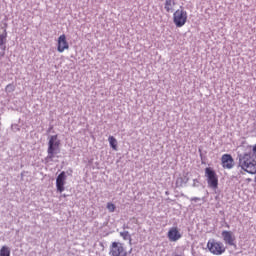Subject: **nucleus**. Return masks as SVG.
I'll list each match as a JSON object with an SVG mask.
<instances>
[{
	"label": "nucleus",
	"instance_id": "aec40b11",
	"mask_svg": "<svg viewBox=\"0 0 256 256\" xmlns=\"http://www.w3.org/2000/svg\"><path fill=\"white\" fill-rule=\"evenodd\" d=\"M192 187H201V176H198V178L193 179Z\"/></svg>",
	"mask_w": 256,
	"mask_h": 256
},
{
	"label": "nucleus",
	"instance_id": "5701e85b",
	"mask_svg": "<svg viewBox=\"0 0 256 256\" xmlns=\"http://www.w3.org/2000/svg\"><path fill=\"white\" fill-rule=\"evenodd\" d=\"M11 129H12V131H14V133H17V131H21L19 124H12Z\"/></svg>",
	"mask_w": 256,
	"mask_h": 256
},
{
	"label": "nucleus",
	"instance_id": "4be33fe9",
	"mask_svg": "<svg viewBox=\"0 0 256 256\" xmlns=\"http://www.w3.org/2000/svg\"><path fill=\"white\" fill-rule=\"evenodd\" d=\"M182 178L184 179V183L187 185L189 183V172H183Z\"/></svg>",
	"mask_w": 256,
	"mask_h": 256
},
{
	"label": "nucleus",
	"instance_id": "39448f33",
	"mask_svg": "<svg viewBox=\"0 0 256 256\" xmlns=\"http://www.w3.org/2000/svg\"><path fill=\"white\" fill-rule=\"evenodd\" d=\"M109 255L111 256H127L129 253L125 250V244L121 242H112L110 245Z\"/></svg>",
	"mask_w": 256,
	"mask_h": 256
},
{
	"label": "nucleus",
	"instance_id": "e433bc0d",
	"mask_svg": "<svg viewBox=\"0 0 256 256\" xmlns=\"http://www.w3.org/2000/svg\"><path fill=\"white\" fill-rule=\"evenodd\" d=\"M89 163H93V160H90Z\"/></svg>",
	"mask_w": 256,
	"mask_h": 256
},
{
	"label": "nucleus",
	"instance_id": "2f4dec72",
	"mask_svg": "<svg viewBox=\"0 0 256 256\" xmlns=\"http://www.w3.org/2000/svg\"><path fill=\"white\" fill-rule=\"evenodd\" d=\"M123 229H129V226H125V225H124V226H123Z\"/></svg>",
	"mask_w": 256,
	"mask_h": 256
},
{
	"label": "nucleus",
	"instance_id": "ddd939ff",
	"mask_svg": "<svg viewBox=\"0 0 256 256\" xmlns=\"http://www.w3.org/2000/svg\"><path fill=\"white\" fill-rule=\"evenodd\" d=\"M108 141L111 149H113V151H117V138L115 136H109Z\"/></svg>",
	"mask_w": 256,
	"mask_h": 256
},
{
	"label": "nucleus",
	"instance_id": "20e7f679",
	"mask_svg": "<svg viewBox=\"0 0 256 256\" xmlns=\"http://www.w3.org/2000/svg\"><path fill=\"white\" fill-rule=\"evenodd\" d=\"M180 9L173 13V23L176 27H183L187 23V11L183 10V6H180Z\"/></svg>",
	"mask_w": 256,
	"mask_h": 256
},
{
	"label": "nucleus",
	"instance_id": "72a5a7b5",
	"mask_svg": "<svg viewBox=\"0 0 256 256\" xmlns=\"http://www.w3.org/2000/svg\"><path fill=\"white\" fill-rule=\"evenodd\" d=\"M226 227H227V229H229V227H230L229 224L226 223Z\"/></svg>",
	"mask_w": 256,
	"mask_h": 256
},
{
	"label": "nucleus",
	"instance_id": "9b49d317",
	"mask_svg": "<svg viewBox=\"0 0 256 256\" xmlns=\"http://www.w3.org/2000/svg\"><path fill=\"white\" fill-rule=\"evenodd\" d=\"M65 49H69V42H67V36L62 34L58 37L57 51L58 53H63Z\"/></svg>",
	"mask_w": 256,
	"mask_h": 256
},
{
	"label": "nucleus",
	"instance_id": "4c0bfd02",
	"mask_svg": "<svg viewBox=\"0 0 256 256\" xmlns=\"http://www.w3.org/2000/svg\"><path fill=\"white\" fill-rule=\"evenodd\" d=\"M129 245H132V242H131V241H129Z\"/></svg>",
	"mask_w": 256,
	"mask_h": 256
},
{
	"label": "nucleus",
	"instance_id": "6ab92c4d",
	"mask_svg": "<svg viewBox=\"0 0 256 256\" xmlns=\"http://www.w3.org/2000/svg\"><path fill=\"white\" fill-rule=\"evenodd\" d=\"M106 209H108L109 213H115V209H117V206H115L113 202H108L106 205Z\"/></svg>",
	"mask_w": 256,
	"mask_h": 256
},
{
	"label": "nucleus",
	"instance_id": "a211bd4d",
	"mask_svg": "<svg viewBox=\"0 0 256 256\" xmlns=\"http://www.w3.org/2000/svg\"><path fill=\"white\" fill-rule=\"evenodd\" d=\"M198 153H200L201 165H207V156L203 154L201 148L198 149Z\"/></svg>",
	"mask_w": 256,
	"mask_h": 256
},
{
	"label": "nucleus",
	"instance_id": "f257e3e1",
	"mask_svg": "<svg viewBox=\"0 0 256 256\" xmlns=\"http://www.w3.org/2000/svg\"><path fill=\"white\" fill-rule=\"evenodd\" d=\"M237 159L239 161L238 168L241 167L242 171H245L250 175H256V160L253 158L251 150L243 154H238Z\"/></svg>",
	"mask_w": 256,
	"mask_h": 256
},
{
	"label": "nucleus",
	"instance_id": "7c9ffc66",
	"mask_svg": "<svg viewBox=\"0 0 256 256\" xmlns=\"http://www.w3.org/2000/svg\"><path fill=\"white\" fill-rule=\"evenodd\" d=\"M253 131H256V122L252 124Z\"/></svg>",
	"mask_w": 256,
	"mask_h": 256
},
{
	"label": "nucleus",
	"instance_id": "2eb2a0df",
	"mask_svg": "<svg viewBox=\"0 0 256 256\" xmlns=\"http://www.w3.org/2000/svg\"><path fill=\"white\" fill-rule=\"evenodd\" d=\"M185 184V180L183 178V176H179L176 178V182H175V187L176 188H181V187H184Z\"/></svg>",
	"mask_w": 256,
	"mask_h": 256
},
{
	"label": "nucleus",
	"instance_id": "c85d7f7f",
	"mask_svg": "<svg viewBox=\"0 0 256 256\" xmlns=\"http://www.w3.org/2000/svg\"><path fill=\"white\" fill-rule=\"evenodd\" d=\"M9 25L7 24V22H5L4 23V26L2 27V29H4V31H7V27H8Z\"/></svg>",
	"mask_w": 256,
	"mask_h": 256
},
{
	"label": "nucleus",
	"instance_id": "f3484780",
	"mask_svg": "<svg viewBox=\"0 0 256 256\" xmlns=\"http://www.w3.org/2000/svg\"><path fill=\"white\" fill-rule=\"evenodd\" d=\"M0 45H7V30H3V33L0 34Z\"/></svg>",
	"mask_w": 256,
	"mask_h": 256
},
{
	"label": "nucleus",
	"instance_id": "bb28decb",
	"mask_svg": "<svg viewBox=\"0 0 256 256\" xmlns=\"http://www.w3.org/2000/svg\"><path fill=\"white\" fill-rule=\"evenodd\" d=\"M0 48H1V50L2 51H6V49H7V45L6 44H4V45H0Z\"/></svg>",
	"mask_w": 256,
	"mask_h": 256
},
{
	"label": "nucleus",
	"instance_id": "1a4fd4ad",
	"mask_svg": "<svg viewBox=\"0 0 256 256\" xmlns=\"http://www.w3.org/2000/svg\"><path fill=\"white\" fill-rule=\"evenodd\" d=\"M221 163L224 169H233V167H235V159H233L231 154H223Z\"/></svg>",
	"mask_w": 256,
	"mask_h": 256
},
{
	"label": "nucleus",
	"instance_id": "9d476101",
	"mask_svg": "<svg viewBox=\"0 0 256 256\" xmlns=\"http://www.w3.org/2000/svg\"><path fill=\"white\" fill-rule=\"evenodd\" d=\"M167 237H168L169 241L175 243L176 241H179V239H181V237H183V235H181V232H179V228L172 227L169 229V231L167 233Z\"/></svg>",
	"mask_w": 256,
	"mask_h": 256
},
{
	"label": "nucleus",
	"instance_id": "473e14b6",
	"mask_svg": "<svg viewBox=\"0 0 256 256\" xmlns=\"http://www.w3.org/2000/svg\"><path fill=\"white\" fill-rule=\"evenodd\" d=\"M62 197H64V198H65V197H68V196H67L66 194H63V195H62Z\"/></svg>",
	"mask_w": 256,
	"mask_h": 256
},
{
	"label": "nucleus",
	"instance_id": "a878e982",
	"mask_svg": "<svg viewBox=\"0 0 256 256\" xmlns=\"http://www.w3.org/2000/svg\"><path fill=\"white\" fill-rule=\"evenodd\" d=\"M190 201H194V203H197V201H201V198L193 197V198L190 199Z\"/></svg>",
	"mask_w": 256,
	"mask_h": 256
},
{
	"label": "nucleus",
	"instance_id": "dca6fc26",
	"mask_svg": "<svg viewBox=\"0 0 256 256\" xmlns=\"http://www.w3.org/2000/svg\"><path fill=\"white\" fill-rule=\"evenodd\" d=\"M120 237L123 238L124 241H133V238H131V234H129V231L120 232Z\"/></svg>",
	"mask_w": 256,
	"mask_h": 256
},
{
	"label": "nucleus",
	"instance_id": "0eeeda50",
	"mask_svg": "<svg viewBox=\"0 0 256 256\" xmlns=\"http://www.w3.org/2000/svg\"><path fill=\"white\" fill-rule=\"evenodd\" d=\"M221 235L226 245H229L230 247H234V249H237V243H235L236 238L233 232L224 230L222 231Z\"/></svg>",
	"mask_w": 256,
	"mask_h": 256
},
{
	"label": "nucleus",
	"instance_id": "c9c22d12",
	"mask_svg": "<svg viewBox=\"0 0 256 256\" xmlns=\"http://www.w3.org/2000/svg\"><path fill=\"white\" fill-rule=\"evenodd\" d=\"M166 195H169V191H166Z\"/></svg>",
	"mask_w": 256,
	"mask_h": 256
},
{
	"label": "nucleus",
	"instance_id": "f8f14e48",
	"mask_svg": "<svg viewBox=\"0 0 256 256\" xmlns=\"http://www.w3.org/2000/svg\"><path fill=\"white\" fill-rule=\"evenodd\" d=\"M175 5H177V2H175V0H165L164 9L166 13H173V11H175V9H173Z\"/></svg>",
	"mask_w": 256,
	"mask_h": 256
},
{
	"label": "nucleus",
	"instance_id": "b1692460",
	"mask_svg": "<svg viewBox=\"0 0 256 256\" xmlns=\"http://www.w3.org/2000/svg\"><path fill=\"white\" fill-rule=\"evenodd\" d=\"M68 177H73V168H68V170L65 172Z\"/></svg>",
	"mask_w": 256,
	"mask_h": 256
},
{
	"label": "nucleus",
	"instance_id": "c756f323",
	"mask_svg": "<svg viewBox=\"0 0 256 256\" xmlns=\"http://www.w3.org/2000/svg\"><path fill=\"white\" fill-rule=\"evenodd\" d=\"M3 57H5V52L4 51L0 52V59H3Z\"/></svg>",
	"mask_w": 256,
	"mask_h": 256
},
{
	"label": "nucleus",
	"instance_id": "4468645a",
	"mask_svg": "<svg viewBox=\"0 0 256 256\" xmlns=\"http://www.w3.org/2000/svg\"><path fill=\"white\" fill-rule=\"evenodd\" d=\"M0 256H11V248L9 246H2L0 249Z\"/></svg>",
	"mask_w": 256,
	"mask_h": 256
},
{
	"label": "nucleus",
	"instance_id": "58836bf2",
	"mask_svg": "<svg viewBox=\"0 0 256 256\" xmlns=\"http://www.w3.org/2000/svg\"><path fill=\"white\" fill-rule=\"evenodd\" d=\"M96 165H97V166H99V163H98V162H96Z\"/></svg>",
	"mask_w": 256,
	"mask_h": 256
},
{
	"label": "nucleus",
	"instance_id": "ea45409f",
	"mask_svg": "<svg viewBox=\"0 0 256 256\" xmlns=\"http://www.w3.org/2000/svg\"><path fill=\"white\" fill-rule=\"evenodd\" d=\"M131 251H133V249H130L129 253H131Z\"/></svg>",
	"mask_w": 256,
	"mask_h": 256
},
{
	"label": "nucleus",
	"instance_id": "423d86ee",
	"mask_svg": "<svg viewBox=\"0 0 256 256\" xmlns=\"http://www.w3.org/2000/svg\"><path fill=\"white\" fill-rule=\"evenodd\" d=\"M207 248L213 255H223L225 253V248L222 242H216L215 239L209 240L207 243Z\"/></svg>",
	"mask_w": 256,
	"mask_h": 256
},
{
	"label": "nucleus",
	"instance_id": "6e6552de",
	"mask_svg": "<svg viewBox=\"0 0 256 256\" xmlns=\"http://www.w3.org/2000/svg\"><path fill=\"white\" fill-rule=\"evenodd\" d=\"M66 183H67V175H66L65 171H62L56 177V191H58V193H63V191H65Z\"/></svg>",
	"mask_w": 256,
	"mask_h": 256
},
{
	"label": "nucleus",
	"instance_id": "412c9836",
	"mask_svg": "<svg viewBox=\"0 0 256 256\" xmlns=\"http://www.w3.org/2000/svg\"><path fill=\"white\" fill-rule=\"evenodd\" d=\"M13 91H15V86L13 85V83L8 84V85L5 87V92H6V93H13Z\"/></svg>",
	"mask_w": 256,
	"mask_h": 256
},
{
	"label": "nucleus",
	"instance_id": "f03ea898",
	"mask_svg": "<svg viewBox=\"0 0 256 256\" xmlns=\"http://www.w3.org/2000/svg\"><path fill=\"white\" fill-rule=\"evenodd\" d=\"M61 140L59 135L50 136L48 141L47 156L44 158L45 163H51L55 159V155L61 153Z\"/></svg>",
	"mask_w": 256,
	"mask_h": 256
},
{
	"label": "nucleus",
	"instance_id": "cd10ccee",
	"mask_svg": "<svg viewBox=\"0 0 256 256\" xmlns=\"http://www.w3.org/2000/svg\"><path fill=\"white\" fill-rule=\"evenodd\" d=\"M51 131H53V125H50L49 128L47 129L46 133H50Z\"/></svg>",
	"mask_w": 256,
	"mask_h": 256
},
{
	"label": "nucleus",
	"instance_id": "393cba45",
	"mask_svg": "<svg viewBox=\"0 0 256 256\" xmlns=\"http://www.w3.org/2000/svg\"><path fill=\"white\" fill-rule=\"evenodd\" d=\"M251 155H252V157H255V159H256V144L252 148Z\"/></svg>",
	"mask_w": 256,
	"mask_h": 256
},
{
	"label": "nucleus",
	"instance_id": "7ed1b4c3",
	"mask_svg": "<svg viewBox=\"0 0 256 256\" xmlns=\"http://www.w3.org/2000/svg\"><path fill=\"white\" fill-rule=\"evenodd\" d=\"M204 177H206L209 189H212L213 191H217V189H219V176L215 169L206 167L204 170Z\"/></svg>",
	"mask_w": 256,
	"mask_h": 256
},
{
	"label": "nucleus",
	"instance_id": "f704fd0d",
	"mask_svg": "<svg viewBox=\"0 0 256 256\" xmlns=\"http://www.w3.org/2000/svg\"><path fill=\"white\" fill-rule=\"evenodd\" d=\"M101 247H103V242H100Z\"/></svg>",
	"mask_w": 256,
	"mask_h": 256
}]
</instances>
